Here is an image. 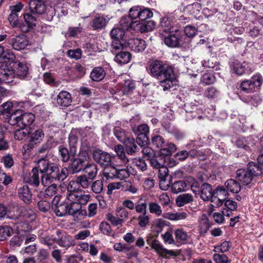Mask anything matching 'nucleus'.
I'll list each match as a JSON object with an SVG mask.
<instances>
[{
	"label": "nucleus",
	"instance_id": "obj_21",
	"mask_svg": "<svg viewBox=\"0 0 263 263\" xmlns=\"http://www.w3.org/2000/svg\"><path fill=\"white\" fill-rule=\"evenodd\" d=\"M38 166L34 167L29 173V177L26 179V182L31 185L38 186L41 181V175L39 174Z\"/></svg>",
	"mask_w": 263,
	"mask_h": 263
},
{
	"label": "nucleus",
	"instance_id": "obj_61",
	"mask_svg": "<svg viewBox=\"0 0 263 263\" xmlns=\"http://www.w3.org/2000/svg\"><path fill=\"white\" fill-rule=\"evenodd\" d=\"M135 208L138 213L146 214L147 204L145 202H142L141 199L136 203Z\"/></svg>",
	"mask_w": 263,
	"mask_h": 263
},
{
	"label": "nucleus",
	"instance_id": "obj_41",
	"mask_svg": "<svg viewBox=\"0 0 263 263\" xmlns=\"http://www.w3.org/2000/svg\"><path fill=\"white\" fill-rule=\"evenodd\" d=\"M193 200V196L190 194H183L179 196L176 199V203L179 206L184 205V204L190 203Z\"/></svg>",
	"mask_w": 263,
	"mask_h": 263
},
{
	"label": "nucleus",
	"instance_id": "obj_8",
	"mask_svg": "<svg viewBox=\"0 0 263 263\" xmlns=\"http://www.w3.org/2000/svg\"><path fill=\"white\" fill-rule=\"evenodd\" d=\"M58 237L55 238V242L60 247L65 248H69L73 246V240L72 237L66 234L65 232L58 230L56 232Z\"/></svg>",
	"mask_w": 263,
	"mask_h": 263
},
{
	"label": "nucleus",
	"instance_id": "obj_37",
	"mask_svg": "<svg viewBox=\"0 0 263 263\" xmlns=\"http://www.w3.org/2000/svg\"><path fill=\"white\" fill-rule=\"evenodd\" d=\"M168 222L162 219L159 218L153 221V230L157 233H160L163 230L165 226H168Z\"/></svg>",
	"mask_w": 263,
	"mask_h": 263
},
{
	"label": "nucleus",
	"instance_id": "obj_43",
	"mask_svg": "<svg viewBox=\"0 0 263 263\" xmlns=\"http://www.w3.org/2000/svg\"><path fill=\"white\" fill-rule=\"evenodd\" d=\"M133 132L136 135L145 134L148 135L149 127L146 124H142L138 126H135L132 128Z\"/></svg>",
	"mask_w": 263,
	"mask_h": 263
},
{
	"label": "nucleus",
	"instance_id": "obj_20",
	"mask_svg": "<svg viewBox=\"0 0 263 263\" xmlns=\"http://www.w3.org/2000/svg\"><path fill=\"white\" fill-rule=\"evenodd\" d=\"M18 197L26 204H30L32 202V194L29 187L24 185L18 189Z\"/></svg>",
	"mask_w": 263,
	"mask_h": 263
},
{
	"label": "nucleus",
	"instance_id": "obj_33",
	"mask_svg": "<svg viewBox=\"0 0 263 263\" xmlns=\"http://www.w3.org/2000/svg\"><path fill=\"white\" fill-rule=\"evenodd\" d=\"M105 76V71L102 67H96L90 73V77L94 81H100L103 79Z\"/></svg>",
	"mask_w": 263,
	"mask_h": 263
},
{
	"label": "nucleus",
	"instance_id": "obj_4",
	"mask_svg": "<svg viewBox=\"0 0 263 263\" xmlns=\"http://www.w3.org/2000/svg\"><path fill=\"white\" fill-rule=\"evenodd\" d=\"M21 217L31 218L33 220L35 215L31 211L27 214V210L23 206H14L7 212V218L10 219L16 220Z\"/></svg>",
	"mask_w": 263,
	"mask_h": 263
},
{
	"label": "nucleus",
	"instance_id": "obj_18",
	"mask_svg": "<svg viewBox=\"0 0 263 263\" xmlns=\"http://www.w3.org/2000/svg\"><path fill=\"white\" fill-rule=\"evenodd\" d=\"M150 246L161 256L166 257L167 255L176 256L177 254L172 250H168L163 248L157 240H154L152 241Z\"/></svg>",
	"mask_w": 263,
	"mask_h": 263
},
{
	"label": "nucleus",
	"instance_id": "obj_27",
	"mask_svg": "<svg viewBox=\"0 0 263 263\" xmlns=\"http://www.w3.org/2000/svg\"><path fill=\"white\" fill-rule=\"evenodd\" d=\"M107 21L103 16L95 17L91 22V26L93 30H101L106 25Z\"/></svg>",
	"mask_w": 263,
	"mask_h": 263
},
{
	"label": "nucleus",
	"instance_id": "obj_36",
	"mask_svg": "<svg viewBox=\"0 0 263 263\" xmlns=\"http://www.w3.org/2000/svg\"><path fill=\"white\" fill-rule=\"evenodd\" d=\"M84 160L82 158H76L71 164V168L72 173H78L83 170Z\"/></svg>",
	"mask_w": 263,
	"mask_h": 263
},
{
	"label": "nucleus",
	"instance_id": "obj_57",
	"mask_svg": "<svg viewBox=\"0 0 263 263\" xmlns=\"http://www.w3.org/2000/svg\"><path fill=\"white\" fill-rule=\"evenodd\" d=\"M21 128L14 132V138L17 140L24 139L29 134V131L25 127Z\"/></svg>",
	"mask_w": 263,
	"mask_h": 263
},
{
	"label": "nucleus",
	"instance_id": "obj_6",
	"mask_svg": "<svg viewBox=\"0 0 263 263\" xmlns=\"http://www.w3.org/2000/svg\"><path fill=\"white\" fill-rule=\"evenodd\" d=\"M167 35H163L164 42L166 45L170 47H176L182 44V35L178 30H175L174 32L167 33Z\"/></svg>",
	"mask_w": 263,
	"mask_h": 263
},
{
	"label": "nucleus",
	"instance_id": "obj_55",
	"mask_svg": "<svg viewBox=\"0 0 263 263\" xmlns=\"http://www.w3.org/2000/svg\"><path fill=\"white\" fill-rule=\"evenodd\" d=\"M136 143L141 147L145 146L148 145L149 139L148 135L145 134L137 135Z\"/></svg>",
	"mask_w": 263,
	"mask_h": 263
},
{
	"label": "nucleus",
	"instance_id": "obj_26",
	"mask_svg": "<svg viewBox=\"0 0 263 263\" xmlns=\"http://www.w3.org/2000/svg\"><path fill=\"white\" fill-rule=\"evenodd\" d=\"M125 151L130 155H135L139 151V148L135 143V139L130 138L125 143Z\"/></svg>",
	"mask_w": 263,
	"mask_h": 263
},
{
	"label": "nucleus",
	"instance_id": "obj_62",
	"mask_svg": "<svg viewBox=\"0 0 263 263\" xmlns=\"http://www.w3.org/2000/svg\"><path fill=\"white\" fill-rule=\"evenodd\" d=\"M149 212L151 213L155 214L157 216H160L162 214L161 206L156 202H150L148 205Z\"/></svg>",
	"mask_w": 263,
	"mask_h": 263
},
{
	"label": "nucleus",
	"instance_id": "obj_48",
	"mask_svg": "<svg viewBox=\"0 0 263 263\" xmlns=\"http://www.w3.org/2000/svg\"><path fill=\"white\" fill-rule=\"evenodd\" d=\"M122 40H113L111 44V51L116 54L120 50L124 49V44L122 42Z\"/></svg>",
	"mask_w": 263,
	"mask_h": 263
},
{
	"label": "nucleus",
	"instance_id": "obj_32",
	"mask_svg": "<svg viewBox=\"0 0 263 263\" xmlns=\"http://www.w3.org/2000/svg\"><path fill=\"white\" fill-rule=\"evenodd\" d=\"M83 171L87 175L90 180H93L97 174V165L95 163H88L84 166Z\"/></svg>",
	"mask_w": 263,
	"mask_h": 263
},
{
	"label": "nucleus",
	"instance_id": "obj_34",
	"mask_svg": "<svg viewBox=\"0 0 263 263\" xmlns=\"http://www.w3.org/2000/svg\"><path fill=\"white\" fill-rule=\"evenodd\" d=\"M54 208L55 214L59 217L64 216L67 214L69 215L68 203L67 202L62 201L60 204Z\"/></svg>",
	"mask_w": 263,
	"mask_h": 263
},
{
	"label": "nucleus",
	"instance_id": "obj_31",
	"mask_svg": "<svg viewBox=\"0 0 263 263\" xmlns=\"http://www.w3.org/2000/svg\"><path fill=\"white\" fill-rule=\"evenodd\" d=\"M114 134L118 140L124 144L130 138L125 130L120 127L116 126L114 128Z\"/></svg>",
	"mask_w": 263,
	"mask_h": 263
},
{
	"label": "nucleus",
	"instance_id": "obj_28",
	"mask_svg": "<svg viewBox=\"0 0 263 263\" xmlns=\"http://www.w3.org/2000/svg\"><path fill=\"white\" fill-rule=\"evenodd\" d=\"M224 185L227 191L233 193H238L241 190V186L238 182L233 179H230L226 181Z\"/></svg>",
	"mask_w": 263,
	"mask_h": 263
},
{
	"label": "nucleus",
	"instance_id": "obj_12",
	"mask_svg": "<svg viewBox=\"0 0 263 263\" xmlns=\"http://www.w3.org/2000/svg\"><path fill=\"white\" fill-rule=\"evenodd\" d=\"M15 77V72L10 68H7L2 65L0 69V79L3 83H9L12 82Z\"/></svg>",
	"mask_w": 263,
	"mask_h": 263
},
{
	"label": "nucleus",
	"instance_id": "obj_53",
	"mask_svg": "<svg viewBox=\"0 0 263 263\" xmlns=\"http://www.w3.org/2000/svg\"><path fill=\"white\" fill-rule=\"evenodd\" d=\"M175 238L177 240L186 241L189 238L187 233L182 229H178L175 231Z\"/></svg>",
	"mask_w": 263,
	"mask_h": 263
},
{
	"label": "nucleus",
	"instance_id": "obj_22",
	"mask_svg": "<svg viewBox=\"0 0 263 263\" xmlns=\"http://www.w3.org/2000/svg\"><path fill=\"white\" fill-rule=\"evenodd\" d=\"M21 109L13 110L9 115H7L6 119L8 120V122L11 125H17V126L21 127Z\"/></svg>",
	"mask_w": 263,
	"mask_h": 263
},
{
	"label": "nucleus",
	"instance_id": "obj_16",
	"mask_svg": "<svg viewBox=\"0 0 263 263\" xmlns=\"http://www.w3.org/2000/svg\"><path fill=\"white\" fill-rule=\"evenodd\" d=\"M72 100L71 95L69 92L62 90L57 97V103L62 107H68L71 105Z\"/></svg>",
	"mask_w": 263,
	"mask_h": 263
},
{
	"label": "nucleus",
	"instance_id": "obj_64",
	"mask_svg": "<svg viewBox=\"0 0 263 263\" xmlns=\"http://www.w3.org/2000/svg\"><path fill=\"white\" fill-rule=\"evenodd\" d=\"M40 240L42 243L46 245L48 247L52 246L54 243L55 242V238L53 237L51 235H45L41 237H40Z\"/></svg>",
	"mask_w": 263,
	"mask_h": 263
},
{
	"label": "nucleus",
	"instance_id": "obj_58",
	"mask_svg": "<svg viewBox=\"0 0 263 263\" xmlns=\"http://www.w3.org/2000/svg\"><path fill=\"white\" fill-rule=\"evenodd\" d=\"M215 77L209 72L204 73L201 77V82L205 85H210L214 83Z\"/></svg>",
	"mask_w": 263,
	"mask_h": 263
},
{
	"label": "nucleus",
	"instance_id": "obj_60",
	"mask_svg": "<svg viewBox=\"0 0 263 263\" xmlns=\"http://www.w3.org/2000/svg\"><path fill=\"white\" fill-rule=\"evenodd\" d=\"M129 177V172L128 167L125 168L117 169V175L116 178L121 180L128 178Z\"/></svg>",
	"mask_w": 263,
	"mask_h": 263
},
{
	"label": "nucleus",
	"instance_id": "obj_59",
	"mask_svg": "<svg viewBox=\"0 0 263 263\" xmlns=\"http://www.w3.org/2000/svg\"><path fill=\"white\" fill-rule=\"evenodd\" d=\"M135 87V84L129 80L125 81L122 90V94H127L134 89Z\"/></svg>",
	"mask_w": 263,
	"mask_h": 263
},
{
	"label": "nucleus",
	"instance_id": "obj_2",
	"mask_svg": "<svg viewBox=\"0 0 263 263\" xmlns=\"http://www.w3.org/2000/svg\"><path fill=\"white\" fill-rule=\"evenodd\" d=\"M38 168L40 173H47L58 178V181H62L68 175L67 168L64 167L61 170L59 165L56 163H52L46 159H40L38 162Z\"/></svg>",
	"mask_w": 263,
	"mask_h": 263
},
{
	"label": "nucleus",
	"instance_id": "obj_14",
	"mask_svg": "<svg viewBox=\"0 0 263 263\" xmlns=\"http://www.w3.org/2000/svg\"><path fill=\"white\" fill-rule=\"evenodd\" d=\"M158 28L160 31L166 34L177 30L174 27V23L169 17L166 16H164L161 19Z\"/></svg>",
	"mask_w": 263,
	"mask_h": 263
},
{
	"label": "nucleus",
	"instance_id": "obj_1",
	"mask_svg": "<svg viewBox=\"0 0 263 263\" xmlns=\"http://www.w3.org/2000/svg\"><path fill=\"white\" fill-rule=\"evenodd\" d=\"M151 74L159 80L160 85L164 91L174 86L176 82L172 67L163 64L160 61H153L149 64Z\"/></svg>",
	"mask_w": 263,
	"mask_h": 263
},
{
	"label": "nucleus",
	"instance_id": "obj_46",
	"mask_svg": "<svg viewBox=\"0 0 263 263\" xmlns=\"http://www.w3.org/2000/svg\"><path fill=\"white\" fill-rule=\"evenodd\" d=\"M77 200L76 202L81 204H86L90 199V195L84 194V192L81 190H78L77 194Z\"/></svg>",
	"mask_w": 263,
	"mask_h": 263
},
{
	"label": "nucleus",
	"instance_id": "obj_10",
	"mask_svg": "<svg viewBox=\"0 0 263 263\" xmlns=\"http://www.w3.org/2000/svg\"><path fill=\"white\" fill-rule=\"evenodd\" d=\"M92 157L95 162L104 166L110 164L111 161L110 155L101 149L94 151Z\"/></svg>",
	"mask_w": 263,
	"mask_h": 263
},
{
	"label": "nucleus",
	"instance_id": "obj_35",
	"mask_svg": "<svg viewBox=\"0 0 263 263\" xmlns=\"http://www.w3.org/2000/svg\"><path fill=\"white\" fill-rule=\"evenodd\" d=\"M103 176L107 179H114L116 177L117 168L110 164L105 166L103 173Z\"/></svg>",
	"mask_w": 263,
	"mask_h": 263
},
{
	"label": "nucleus",
	"instance_id": "obj_42",
	"mask_svg": "<svg viewBox=\"0 0 263 263\" xmlns=\"http://www.w3.org/2000/svg\"><path fill=\"white\" fill-rule=\"evenodd\" d=\"M59 152L63 162H67L69 161L70 157L71 156L70 149L68 151L67 148L61 145L59 147Z\"/></svg>",
	"mask_w": 263,
	"mask_h": 263
},
{
	"label": "nucleus",
	"instance_id": "obj_49",
	"mask_svg": "<svg viewBox=\"0 0 263 263\" xmlns=\"http://www.w3.org/2000/svg\"><path fill=\"white\" fill-rule=\"evenodd\" d=\"M152 142L154 146L157 148H162L165 146V141L162 136L155 135L152 137Z\"/></svg>",
	"mask_w": 263,
	"mask_h": 263
},
{
	"label": "nucleus",
	"instance_id": "obj_19",
	"mask_svg": "<svg viewBox=\"0 0 263 263\" xmlns=\"http://www.w3.org/2000/svg\"><path fill=\"white\" fill-rule=\"evenodd\" d=\"M236 178L245 185L250 184L254 178L248 169L238 170L236 172Z\"/></svg>",
	"mask_w": 263,
	"mask_h": 263
},
{
	"label": "nucleus",
	"instance_id": "obj_3",
	"mask_svg": "<svg viewBox=\"0 0 263 263\" xmlns=\"http://www.w3.org/2000/svg\"><path fill=\"white\" fill-rule=\"evenodd\" d=\"M262 83V79L260 74H258L251 77L249 80L241 82L240 88L241 90L247 93L256 91L259 89Z\"/></svg>",
	"mask_w": 263,
	"mask_h": 263
},
{
	"label": "nucleus",
	"instance_id": "obj_39",
	"mask_svg": "<svg viewBox=\"0 0 263 263\" xmlns=\"http://www.w3.org/2000/svg\"><path fill=\"white\" fill-rule=\"evenodd\" d=\"M187 186L186 183L183 180L175 182L172 185V191L174 193H178L184 191Z\"/></svg>",
	"mask_w": 263,
	"mask_h": 263
},
{
	"label": "nucleus",
	"instance_id": "obj_9",
	"mask_svg": "<svg viewBox=\"0 0 263 263\" xmlns=\"http://www.w3.org/2000/svg\"><path fill=\"white\" fill-rule=\"evenodd\" d=\"M9 43L13 49L17 51L24 49L29 44L27 36L23 34L10 39Z\"/></svg>",
	"mask_w": 263,
	"mask_h": 263
},
{
	"label": "nucleus",
	"instance_id": "obj_7",
	"mask_svg": "<svg viewBox=\"0 0 263 263\" xmlns=\"http://www.w3.org/2000/svg\"><path fill=\"white\" fill-rule=\"evenodd\" d=\"M158 170L160 187L161 190L166 191L171 186L172 177L168 176V170L164 165Z\"/></svg>",
	"mask_w": 263,
	"mask_h": 263
},
{
	"label": "nucleus",
	"instance_id": "obj_51",
	"mask_svg": "<svg viewBox=\"0 0 263 263\" xmlns=\"http://www.w3.org/2000/svg\"><path fill=\"white\" fill-rule=\"evenodd\" d=\"M89 178L85 175L77 177L76 183L81 185L84 189H87L90 185V182L89 181Z\"/></svg>",
	"mask_w": 263,
	"mask_h": 263
},
{
	"label": "nucleus",
	"instance_id": "obj_11",
	"mask_svg": "<svg viewBox=\"0 0 263 263\" xmlns=\"http://www.w3.org/2000/svg\"><path fill=\"white\" fill-rule=\"evenodd\" d=\"M229 194L223 186H218L214 191L212 202H215L216 206H219L228 197Z\"/></svg>",
	"mask_w": 263,
	"mask_h": 263
},
{
	"label": "nucleus",
	"instance_id": "obj_44",
	"mask_svg": "<svg viewBox=\"0 0 263 263\" xmlns=\"http://www.w3.org/2000/svg\"><path fill=\"white\" fill-rule=\"evenodd\" d=\"M12 228L8 226H0V241L5 240L11 235Z\"/></svg>",
	"mask_w": 263,
	"mask_h": 263
},
{
	"label": "nucleus",
	"instance_id": "obj_52",
	"mask_svg": "<svg viewBox=\"0 0 263 263\" xmlns=\"http://www.w3.org/2000/svg\"><path fill=\"white\" fill-rule=\"evenodd\" d=\"M81 205L76 202H71L69 204H68L69 215L74 216L76 214L79 213L82 208Z\"/></svg>",
	"mask_w": 263,
	"mask_h": 263
},
{
	"label": "nucleus",
	"instance_id": "obj_13",
	"mask_svg": "<svg viewBox=\"0 0 263 263\" xmlns=\"http://www.w3.org/2000/svg\"><path fill=\"white\" fill-rule=\"evenodd\" d=\"M129 48L134 51L139 52L144 51L146 47L145 41L141 39H130L128 41Z\"/></svg>",
	"mask_w": 263,
	"mask_h": 263
},
{
	"label": "nucleus",
	"instance_id": "obj_5",
	"mask_svg": "<svg viewBox=\"0 0 263 263\" xmlns=\"http://www.w3.org/2000/svg\"><path fill=\"white\" fill-rule=\"evenodd\" d=\"M29 142L24 146V148L27 151L33 149L36 144L41 143L45 136V134L41 129H37L29 133Z\"/></svg>",
	"mask_w": 263,
	"mask_h": 263
},
{
	"label": "nucleus",
	"instance_id": "obj_38",
	"mask_svg": "<svg viewBox=\"0 0 263 263\" xmlns=\"http://www.w3.org/2000/svg\"><path fill=\"white\" fill-rule=\"evenodd\" d=\"M41 174V182L42 184L45 186H49V184L54 183V182L58 181V178L54 176H51L47 173Z\"/></svg>",
	"mask_w": 263,
	"mask_h": 263
},
{
	"label": "nucleus",
	"instance_id": "obj_15",
	"mask_svg": "<svg viewBox=\"0 0 263 263\" xmlns=\"http://www.w3.org/2000/svg\"><path fill=\"white\" fill-rule=\"evenodd\" d=\"M29 7L31 12L33 14H41L46 10V5L42 0H30Z\"/></svg>",
	"mask_w": 263,
	"mask_h": 263
},
{
	"label": "nucleus",
	"instance_id": "obj_24",
	"mask_svg": "<svg viewBox=\"0 0 263 263\" xmlns=\"http://www.w3.org/2000/svg\"><path fill=\"white\" fill-rule=\"evenodd\" d=\"M21 127H25L26 126L31 125L35 120V116L31 112H25L22 110Z\"/></svg>",
	"mask_w": 263,
	"mask_h": 263
},
{
	"label": "nucleus",
	"instance_id": "obj_23",
	"mask_svg": "<svg viewBox=\"0 0 263 263\" xmlns=\"http://www.w3.org/2000/svg\"><path fill=\"white\" fill-rule=\"evenodd\" d=\"M16 64L15 75L21 79H25L28 77L29 74L28 67L27 65L22 62H15Z\"/></svg>",
	"mask_w": 263,
	"mask_h": 263
},
{
	"label": "nucleus",
	"instance_id": "obj_29",
	"mask_svg": "<svg viewBox=\"0 0 263 263\" xmlns=\"http://www.w3.org/2000/svg\"><path fill=\"white\" fill-rule=\"evenodd\" d=\"M68 144L71 157H74L77 151L78 139L76 135L73 133H70L69 136Z\"/></svg>",
	"mask_w": 263,
	"mask_h": 263
},
{
	"label": "nucleus",
	"instance_id": "obj_54",
	"mask_svg": "<svg viewBox=\"0 0 263 263\" xmlns=\"http://www.w3.org/2000/svg\"><path fill=\"white\" fill-rule=\"evenodd\" d=\"M200 147V146H196L195 148L187 151L189 157L195 158L204 156V153L202 149H199Z\"/></svg>",
	"mask_w": 263,
	"mask_h": 263
},
{
	"label": "nucleus",
	"instance_id": "obj_17",
	"mask_svg": "<svg viewBox=\"0 0 263 263\" xmlns=\"http://www.w3.org/2000/svg\"><path fill=\"white\" fill-rule=\"evenodd\" d=\"M200 194L201 198L204 201H212L214 195V191L211 185L207 183H203L200 186Z\"/></svg>",
	"mask_w": 263,
	"mask_h": 263
},
{
	"label": "nucleus",
	"instance_id": "obj_56",
	"mask_svg": "<svg viewBox=\"0 0 263 263\" xmlns=\"http://www.w3.org/2000/svg\"><path fill=\"white\" fill-rule=\"evenodd\" d=\"M132 19L129 16H123L120 21V25L122 29L128 30L131 27V22Z\"/></svg>",
	"mask_w": 263,
	"mask_h": 263
},
{
	"label": "nucleus",
	"instance_id": "obj_40",
	"mask_svg": "<svg viewBox=\"0 0 263 263\" xmlns=\"http://www.w3.org/2000/svg\"><path fill=\"white\" fill-rule=\"evenodd\" d=\"M57 142H55L52 138H50L47 142L42 145L38 149V152L40 154L44 153L50 150L53 147L56 146Z\"/></svg>",
	"mask_w": 263,
	"mask_h": 263
},
{
	"label": "nucleus",
	"instance_id": "obj_63",
	"mask_svg": "<svg viewBox=\"0 0 263 263\" xmlns=\"http://www.w3.org/2000/svg\"><path fill=\"white\" fill-rule=\"evenodd\" d=\"M107 219L114 226H122L123 222V220L121 218L114 216L111 213H108L107 215Z\"/></svg>",
	"mask_w": 263,
	"mask_h": 263
},
{
	"label": "nucleus",
	"instance_id": "obj_47",
	"mask_svg": "<svg viewBox=\"0 0 263 263\" xmlns=\"http://www.w3.org/2000/svg\"><path fill=\"white\" fill-rule=\"evenodd\" d=\"M92 192L96 194L102 192L104 189L103 180L99 179L93 182L91 185Z\"/></svg>",
	"mask_w": 263,
	"mask_h": 263
},
{
	"label": "nucleus",
	"instance_id": "obj_50",
	"mask_svg": "<svg viewBox=\"0 0 263 263\" xmlns=\"http://www.w3.org/2000/svg\"><path fill=\"white\" fill-rule=\"evenodd\" d=\"M13 104L11 102H7L0 105V114L9 115L13 110Z\"/></svg>",
	"mask_w": 263,
	"mask_h": 263
},
{
	"label": "nucleus",
	"instance_id": "obj_25",
	"mask_svg": "<svg viewBox=\"0 0 263 263\" xmlns=\"http://www.w3.org/2000/svg\"><path fill=\"white\" fill-rule=\"evenodd\" d=\"M132 59V54L127 51H120L116 53L115 60L120 64L128 63Z\"/></svg>",
	"mask_w": 263,
	"mask_h": 263
},
{
	"label": "nucleus",
	"instance_id": "obj_30",
	"mask_svg": "<svg viewBox=\"0 0 263 263\" xmlns=\"http://www.w3.org/2000/svg\"><path fill=\"white\" fill-rule=\"evenodd\" d=\"M248 170L250 171V173L252 175L253 177L261 176L263 174L262 166L253 162H251L249 163Z\"/></svg>",
	"mask_w": 263,
	"mask_h": 263
},
{
	"label": "nucleus",
	"instance_id": "obj_45",
	"mask_svg": "<svg viewBox=\"0 0 263 263\" xmlns=\"http://www.w3.org/2000/svg\"><path fill=\"white\" fill-rule=\"evenodd\" d=\"M110 36L113 40H122L125 34L124 30L120 28L112 29L110 31Z\"/></svg>",
	"mask_w": 263,
	"mask_h": 263
}]
</instances>
